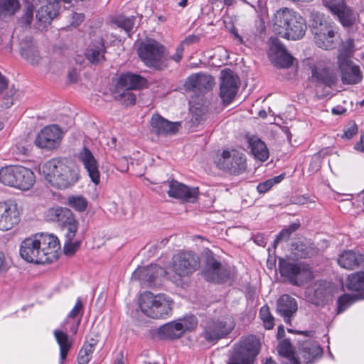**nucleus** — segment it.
Listing matches in <instances>:
<instances>
[{"instance_id":"obj_1","label":"nucleus","mask_w":364,"mask_h":364,"mask_svg":"<svg viewBox=\"0 0 364 364\" xmlns=\"http://www.w3.org/2000/svg\"><path fill=\"white\" fill-rule=\"evenodd\" d=\"M60 249V242L56 236L39 233L24 239L21 242L19 253L27 262L46 264L58 257Z\"/></svg>"},{"instance_id":"obj_2","label":"nucleus","mask_w":364,"mask_h":364,"mask_svg":"<svg viewBox=\"0 0 364 364\" xmlns=\"http://www.w3.org/2000/svg\"><path fill=\"white\" fill-rule=\"evenodd\" d=\"M41 172L51 186L58 189L70 188L80 178L79 170L76 167L68 166L65 160L56 158L46 161Z\"/></svg>"},{"instance_id":"obj_3","label":"nucleus","mask_w":364,"mask_h":364,"mask_svg":"<svg viewBox=\"0 0 364 364\" xmlns=\"http://www.w3.org/2000/svg\"><path fill=\"white\" fill-rule=\"evenodd\" d=\"M273 29L284 38L296 41L304 36L306 24L304 18L298 12L285 7L277 10L274 14Z\"/></svg>"},{"instance_id":"obj_4","label":"nucleus","mask_w":364,"mask_h":364,"mask_svg":"<svg viewBox=\"0 0 364 364\" xmlns=\"http://www.w3.org/2000/svg\"><path fill=\"white\" fill-rule=\"evenodd\" d=\"M338 287L331 282L318 280L309 285L305 291L306 301L316 306H324L337 296V313L341 312V294Z\"/></svg>"},{"instance_id":"obj_5","label":"nucleus","mask_w":364,"mask_h":364,"mask_svg":"<svg viewBox=\"0 0 364 364\" xmlns=\"http://www.w3.org/2000/svg\"><path fill=\"white\" fill-rule=\"evenodd\" d=\"M139 306L148 317L154 319L166 318L171 314L173 300L164 294H154L144 291L139 297Z\"/></svg>"},{"instance_id":"obj_6","label":"nucleus","mask_w":364,"mask_h":364,"mask_svg":"<svg viewBox=\"0 0 364 364\" xmlns=\"http://www.w3.org/2000/svg\"><path fill=\"white\" fill-rule=\"evenodd\" d=\"M311 21L316 45L324 50L336 48L339 38V28L333 23L327 22L323 14L319 12L311 14Z\"/></svg>"},{"instance_id":"obj_7","label":"nucleus","mask_w":364,"mask_h":364,"mask_svg":"<svg viewBox=\"0 0 364 364\" xmlns=\"http://www.w3.org/2000/svg\"><path fill=\"white\" fill-rule=\"evenodd\" d=\"M0 183L26 191L35 183L33 172L21 166H6L0 169Z\"/></svg>"},{"instance_id":"obj_8","label":"nucleus","mask_w":364,"mask_h":364,"mask_svg":"<svg viewBox=\"0 0 364 364\" xmlns=\"http://www.w3.org/2000/svg\"><path fill=\"white\" fill-rule=\"evenodd\" d=\"M137 53L141 60L149 67L157 70H163L166 67L167 58L165 48L154 39L141 42L137 48Z\"/></svg>"},{"instance_id":"obj_9","label":"nucleus","mask_w":364,"mask_h":364,"mask_svg":"<svg viewBox=\"0 0 364 364\" xmlns=\"http://www.w3.org/2000/svg\"><path fill=\"white\" fill-rule=\"evenodd\" d=\"M259 346V341L255 336L245 338L230 353L227 364H253Z\"/></svg>"},{"instance_id":"obj_10","label":"nucleus","mask_w":364,"mask_h":364,"mask_svg":"<svg viewBox=\"0 0 364 364\" xmlns=\"http://www.w3.org/2000/svg\"><path fill=\"white\" fill-rule=\"evenodd\" d=\"M215 163L219 169L234 176L244 173L247 168L245 154L235 149L223 150Z\"/></svg>"},{"instance_id":"obj_11","label":"nucleus","mask_w":364,"mask_h":364,"mask_svg":"<svg viewBox=\"0 0 364 364\" xmlns=\"http://www.w3.org/2000/svg\"><path fill=\"white\" fill-rule=\"evenodd\" d=\"M278 264L281 275L293 285L301 286L312 277L309 265L304 263L279 258Z\"/></svg>"},{"instance_id":"obj_12","label":"nucleus","mask_w":364,"mask_h":364,"mask_svg":"<svg viewBox=\"0 0 364 364\" xmlns=\"http://www.w3.org/2000/svg\"><path fill=\"white\" fill-rule=\"evenodd\" d=\"M200 266L199 257L192 252H182L173 257L171 268L180 277L194 272Z\"/></svg>"},{"instance_id":"obj_13","label":"nucleus","mask_w":364,"mask_h":364,"mask_svg":"<svg viewBox=\"0 0 364 364\" xmlns=\"http://www.w3.org/2000/svg\"><path fill=\"white\" fill-rule=\"evenodd\" d=\"M21 208L12 200L0 203V230L8 231L21 221Z\"/></svg>"},{"instance_id":"obj_14","label":"nucleus","mask_w":364,"mask_h":364,"mask_svg":"<svg viewBox=\"0 0 364 364\" xmlns=\"http://www.w3.org/2000/svg\"><path fill=\"white\" fill-rule=\"evenodd\" d=\"M190 113L191 119L190 120L191 127H196L202 124L208 115V105L205 100L204 92H193L189 100Z\"/></svg>"},{"instance_id":"obj_15","label":"nucleus","mask_w":364,"mask_h":364,"mask_svg":"<svg viewBox=\"0 0 364 364\" xmlns=\"http://www.w3.org/2000/svg\"><path fill=\"white\" fill-rule=\"evenodd\" d=\"M233 326V321L230 317L213 320L205 328L204 338L209 342H213L228 335Z\"/></svg>"},{"instance_id":"obj_16","label":"nucleus","mask_w":364,"mask_h":364,"mask_svg":"<svg viewBox=\"0 0 364 364\" xmlns=\"http://www.w3.org/2000/svg\"><path fill=\"white\" fill-rule=\"evenodd\" d=\"M311 77L317 83L323 85L329 88H333L338 82V76L336 70L326 66L323 63L318 62L309 66Z\"/></svg>"},{"instance_id":"obj_17","label":"nucleus","mask_w":364,"mask_h":364,"mask_svg":"<svg viewBox=\"0 0 364 364\" xmlns=\"http://www.w3.org/2000/svg\"><path fill=\"white\" fill-rule=\"evenodd\" d=\"M61 139V130L56 125H50L41 130L35 139V144L41 149H53L59 146Z\"/></svg>"},{"instance_id":"obj_18","label":"nucleus","mask_w":364,"mask_h":364,"mask_svg":"<svg viewBox=\"0 0 364 364\" xmlns=\"http://www.w3.org/2000/svg\"><path fill=\"white\" fill-rule=\"evenodd\" d=\"M203 275L207 281L215 283L225 282L229 277L227 269L222 267L220 262L215 258L211 252L207 255Z\"/></svg>"},{"instance_id":"obj_19","label":"nucleus","mask_w":364,"mask_h":364,"mask_svg":"<svg viewBox=\"0 0 364 364\" xmlns=\"http://www.w3.org/2000/svg\"><path fill=\"white\" fill-rule=\"evenodd\" d=\"M77 159L86 170L91 181L95 185H98L100 182L99 164L92 152L84 146L77 154Z\"/></svg>"},{"instance_id":"obj_20","label":"nucleus","mask_w":364,"mask_h":364,"mask_svg":"<svg viewBox=\"0 0 364 364\" xmlns=\"http://www.w3.org/2000/svg\"><path fill=\"white\" fill-rule=\"evenodd\" d=\"M166 271L157 264L138 267L132 275V280H139L141 284L152 286L157 279L166 275Z\"/></svg>"},{"instance_id":"obj_21","label":"nucleus","mask_w":364,"mask_h":364,"mask_svg":"<svg viewBox=\"0 0 364 364\" xmlns=\"http://www.w3.org/2000/svg\"><path fill=\"white\" fill-rule=\"evenodd\" d=\"M215 84L214 77L209 74L198 73L190 75L183 83L186 91H202L213 89Z\"/></svg>"},{"instance_id":"obj_22","label":"nucleus","mask_w":364,"mask_h":364,"mask_svg":"<svg viewBox=\"0 0 364 364\" xmlns=\"http://www.w3.org/2000/svg\"><path fill=\"white\" fill-rule=\"evenodd\" d=\"M169 187L167 191L171 198L182 199L188 202H193L198 194V188L196 187H188L175 180L168 182Z\"/></svg>"},{"instance_id":"obj_23","label":"nucleus","mask_w":364,"mask_h":364,"mask_svg":"<svg viewBox=\"0 0 364 364\" xmlns=\"http://www.w3.org/2000/svg\"><path fill=\"white\" fill-rule=\"evenodd\" d=\"M343 29L348 36L360 37L358 14L343 3Z\"/></svg>"},{"instance_id":"obj_24","label":"nucleus","mask_w":364,"mask_h":364,"mask_svg":"<svg viewBox=\"0 0 364 364\" xmlns=\"http://www.w3.org/2000/svg\"><path fill=\"white\" fill-rule=\"evenodd\" d=\"M150 125L153 133L156 135L166 136L176 133L181 124L170 122L159 114H154L151 118Z\"/></svg>"},{"instance_id":"obj_25","label":"nucleus","mask_w":364,"mask_h":364,"mask_svg":"<svg viewBox=\"0 0 364 364\" xmlns=\"http://www.w3.org/2000/svg\"><path fill=\"white\" fill-rule=\"evenodd\" d=\"M146 84L147 80L144 77L129 72L121 74L117 81L118 88L125 91L145 89Z\"/></svg>"},{"instance_id":"obj_26","label":"nucleus","mask_w":364,"mask_h":364,"mask_svg":"<svg viewBox=\"0 0 364 364\" xmlns=\"http://www.w3.org/2000/svg\"><path fill=\"white\" fill-rule=\"evenodd\" d=\"M297 309L296 300L288 294L282 295L277 300V311L284 317L286 323L290 321V318L296 312Z\"/></svg>"},{"instance_id":"obj_27","label":"nucleus","mask_w":364,"mask_h":364,"mask_svg":"<svg viewBox=\"0 0 364 364\" xmlns=\"http://www.w3.org/2000/svg\"><path fill=\"white\" fill-rule=\"evenodd\" d=\"M322 349L316 342L305 341L301 344L299 356L305 363L314 361L322 354Z\"/></svg>"},{"instance_id":"obj_28","label":"nucleus","mask_w":364,"mask_h":364,"mask_svg":"<svg viewBox=\"0 0 364 364\" xmlns=\"http://www.w3.org/2000/svg\"><path fill=\"white\" fill-rule=\"evenodd\" d=\"M20 50L21 56L31 64H38L41 57L31 37L26 36L21 40Z\"/></svg>"},{"instance_id":"obj_29","label":"nucleus","mask_w":364,"mask_h":364,"mask_svg":"<svg viewBox=\"0 0 364 364\" xmlns=\"http://www.w3.org/2000/svg\"><path fill=\"white\" fill-rule=\"evenodd\" d=\"M240 85L239 76L231 69L225 68L220 73V91H237Z\"/></svg>"},{"instance_id":"obj_30","label":"nucleus","mask_w":364,"mask_h":364,"mask_svg":"<svg viewBox=\"0 0 364 364\" xmlns=\"http://www.w3.org/2000/svg\"><path fill=\"white\" fill-rule=\"evenodd\" d=\"M362 79L363 74L359 65L353 60H346L343 67V84H357Z\"/></svg>"},{"instance_id":"obj_31","label":"nucleus","mask_w":364,"mask_h":364,"mask_svg":"<svg viewBox=\"0 0 364 364\" xmlns=\"http://www.w3.org/2000/svg\"><path fill=\"white\" fill-rule=\"evenodd\" d=\"M60 6L57 2L49 1L42 5L36 11V17L39 22L43 23H50L59 14Z\"/></svg>"},{"instance_id":"obj_32","label":"nucleus","mask_w":364,"mask_h":364,"mask_svg":"<svg viewBox=\"0 0 364 364\" xmlns=\"http://www.w3.org/2000/svg\"><path fill=\"white\" fill-rule=\"evenodd\" d=\"M249 147L255 159L260 161H266L269 152L266 144L257 136H252L248 138Z\"/></svg>"},{"instance_id":"obj_33","label":"nucleus","mask_w":364,"mask_h":364,"mask_svg":"<svg viewBox=\"0 0 364 364\" xmlns=\"http://www.w3.org/2000/svg\"><path fill=\"white\" fill-rule=\"evenodd\" d=\"M53 336L60 348V364H63L72 347L73 341L68 333L63 329H55L53 331Z\"/></svg>"},{"instance_id":"obj_34","label":"nucleus","mask_w":364,"mask_h":364,"mask_svg":"<svg viewBox=\"0 0 364 364\" xmlns=\"http://www.w3.org/2000/svg\"><path fill=\"white\" fill-rule=\"evenodd\" d=\"M159 334L166 338L176 339L181 337L183 333L181 323L176 319L162 325L159 328Z\"/></svg>"},{"instance_id":"obj_35","label":"nucleus","mask_w":364,"mask_h":364,"mask_svg":"<svg viewBox=\"0 0 364 364\" xmlns=\"http://www.w3.org/2000/svg\"><path fill=\"white\" fill-rule=\"evenodd\" d=\"M47 216L50 220L56 222L60 226H62L74 215L72 211L67 208L55 207L48 210Z\"/></svg>"},{"instance_id":"obj_36","label":"nucleus","mask_w":364,"mask_h":364,"mask_svg":"<svg viewBox=\"0 0 364 364\" xmlns=\"http://www.w3.org/2000/svg\"><path fill=\"white\" fill-rule=\"evenodd\" d=\"M105 47L102 40L91 45L85 52L87 59L92 63H100L105 58Z\"/></svg>"},{"instance_id":"obj_37","label":"nucleus","mask_w":364,"mask_h":364,"mask_svg":"<svg viewBox=\"0 0 364 364\" xmlns=\"http://www.w3.org/2000/svg\"><path fill=\"white\" fill-rule=\"evenodd\" d=\"M364 255L352 251L343 252V268L352 269L361 265Z\"/></svg>"},{"instance_id":"obj_38","label":"nucleus","mask_w":364,"mask_h":364,"mask_svg":"<svg viewBox=\"0 0 364 364\" xmlns=\"http://www.w3.org/2000/svg\"><path fill=\"white\" fill-rule=\"evenodd\" d=\"M97 342L95 339H90V342L85 343L77 355L78 364H87L92 356Z\"/></svg>"},{"instance_id":"obj_39","label":"nucleus","mask_w":364,"mask_h":364,"mask_svg":"<svg viewBox=\"0 0 364 364\" xmlns=\"http://www.w3.org/2000/svg\"><path fill=\"white\" fill-rule=\"evenodd\" d=\"M21 8L19 0H0V17L14 16Z\"/></svg>"},{"instance_id":"obj_40","label":"nucleus","mask_w":364,"mask_h":364,"mask_svg":"<svg viewBox=\"0 0 364 364\" xmlns=\"http://www.w3.org/2000/svg\"><path fill=\"white\" fill-rule=\"evenodd\" d=\"M347 287L353 291H364V272H358L348 276L347 279Z\"/></svg>"},{"instance_id":"obj_41","label":"nucleus","mask_w":364,"mask_h":364,"mask_svg":"<svg viewBox=\"0 0 364 364\" xmlns=\"http://www.w3.org/2000/svg\"><path fill=\"white\" fill-rule=\"evenodd\" d=\"M135 20L136 18L133 16L129 17L119 16L113 19V23L117 27L122 28L129 36H131V32L135 25Z\"/></svg>"},{"instance_id":"obj_42","label":"nucleus","mask_w":364,"mask_h":364,"mask_svg":"<svg viewBox=\"0 0 364 364\" xmlns=\"http://www.w3.org/2000/svg\"><path fill=\"white\" fill-rule=\"evenodd\" d=\"M276 56V58L272 56L269 58L274 65L279 68H289L293 64L294 58L288 53L287 50H283Z\"/></svg>"},{"instance_id":"obj_43","label":"nucleus","mask_w":364,"mask_h":364,"mask_svg":"<svg viewBox=\"0 0 364 364\" xmlns=\"http://www.w3.org/2000/svg\"><path fill=\"white\" fill-rule=\"evenodd\" d=\"M359 38L360 37L348 36L345 42L343 41V67L346 60H351L350 58L356 50L354 42Z\"/></svg>"},{"instance_id":"obj_44","label":"nucleus","mask_w":364,"mask_h":364,"mask_svg":"<svg viewBox=\"0 0 364 364\" xmlns=\"http://www.w3.org/2000/svg\"><path fill=\"white\" fill-rule=\"evenodd\" d=\"M68 205L78 212H83L87 207V199L82 196H71L68 198Z\"/></svg>"},{"instance_id":"obj_45","label":"nucleus","mask_w":364,"mask_h":364,"mask_svg":"<svg viewBox=\"0 0 364 364\" xmlns=\"http://www.w3.org/2000/svg\"><path fill=\"white\" fill-rule=\"evenodd\" d=\"M181 324V328L183 333L187 331H191L196 328L198 324L197 318L193 315L185 316L177 319Z\"/></svg>"},{"instance_id":"obj_46","label":"nucleus","mask_w":364,"mask_h":364,"mask_svg":"<svg viewBox=\"0 0 364 364\" xmlns=\"http://www.w3.org/2000/svg\"><path fill=\"white\" fill-rule=\"evenodd\" d=\"M283 50H287L279 39L277 37H271L269 40L268 57L277 58V53H281Z\"/></svg>"},{"instance_id":"obj_47","label":"nucleus","mask_w":364,"mask_h":364,"mask_svg":"<svg viewBox=\"0 0 364 364\" xmlns=\"http://www.w3.org/2000/svg\"><path fill=\"white\" fill-rule=\"evenodd\" d=\"M113 97L124 106L133 105L136 102V96L133 92H111Z\"/></svg>"},{"instance_id":"obj_48","label":"nucleus","mask_w":364,"mask_h":364,"mask_svg":"<svg viewBox=\"0 0 364 364\" xmlns=\"http://www.w3.org/2000/svg\"><path fill=\"white\" fill-rule=\"evenodd\" d=\"M299 227V224L292 223L289 227L282 230L274 240V246L276 247L279 242L287 241L291 233L296 231Z\"/></svg>"},{"instance_id":"obj_49","label":"nucleus","mask_w":364,"mask_h":364,"mask_svg":"<svg viewBox=\"0 0 364 364\" xmlns=\"http://www.w3.org/2000/svg\"><path fill=\"white\" fill-rule=\"evenodd\" d=\"M284 178V174L274 176L264 182L258 184L257 188L259 193H264L268 191L274 185L280 183Z\"/></svg>"},{"instance_id":"obj_50","label":"nucleus","mask_w":364,"mask_h":364,"mask_svg":"<svg viewBox=\"0 0 364 364\" xmlns=\"http://www.w3.org/2000/svg\"><path fill=\"white\" fill-rule=\"evenodd\" d=\"M259 317L266 329L270 330L274 328V317L272 316L268 306H264L260 309Z\"/></svg>"},{"instance_id":"obj_51","label":"nucleus","mask_w":364,"mask_h":364,"mask_svg":"<svg viewBox=\"0 0 364 364\" xmlns=\"http://www.w3.org/2000/svg\"><path fill=\"white\" fill-rule=\"evenodd\" d=\"M278 353L282 357V360H285L287 358H295L292 346L288 340H284L279 343L278 346Z\"/></svg>"},{"instance_id":"obj_52","label":"nucleus","mask_w":364,"mask_h":364,"mask_svg":"<svg viewBox=\"0 0 364 364\" xmlns=\"http://www.w3.org/2000/svg\"><path fill=\"white\" fill-rule=\"evenodd\" d=\"M61 227L66 230L65 236L67 239L68 240H73L77 230V221L75 220V217L73 216L70 218V220Z\"/></svg>"},{"instance_id":"obj_53","label":"nucleus","mask_w":364,"mask_h":364,"mask_svg":"<svg viewBox=\"0 0 364 364\" xmlns=\"http://www.w3.org/2000/svg\"><path fill=\"white\" fill-rule=\"evenodd\" d=\"M323 3L341 23V0H323Z\"/></svg>"},{"instance_id":"obj_54","label":"nucleus","mask_w":364,"mask_h":364,"mask_svg":"<svg viewBox=\"0 0 364 364\" xmlns=\"http://www.w3.org/2000/svg\"><path fill=\"white\" fill-rule=\"evenodd\" d=\"M343 131V139H346L350 140L351 139H353L354 136H355L358 134V127L354 121H349L346 124V125Z\"/></svg>"},{"instance_id":"obj_55","label":"nucleus","mask_w":364,"mask_h":364,"mask_svg":"<svg viewBox=\"0 0 364 364\" xmlns=\"http://www.w3.org/2000/svg\"><path fill=\"white\" fill-rule=\"evenodd\" d=\"M294 254L299 257L306 258L312 255V249L309 248L303 243L296 244L294 248Z\"/></svg>"},{"instance_id":"obj_56","label":"nucleus","mask_w":364,"mask_h":364,"mask_svg":"<svg viewBox=\"0 0 364 364\" xmlns=\"http://www.w3.org/2000/svg\"><path fill=\"white\" fill-rule=\"evenodd\" d=\"M80 323V317L77 320H70L68 321V318L65 321V322L62 324V329L65 332L68 331L71 332L73 334H76L78 330V326Z\"/></svg>"},{"instance_id":"obj_57","label":"nucleus","mask_w":364,"mask_h":364,"mask_svg":"<svg viewBox=\"0 0 364 364\" xmlns=\"http://www.w3.org/2000/svg\"><path fill=\"white\" fill-rule=\"evenodd\" d=\"M34 6L32 4H27L26 6L25 11L21 17L22 22L26 26L31 25L33 18Z\"/></svg>"},{"instance_id":"obj_58","label":"nucleus","mask_w":364,"mask_h":364,"mask_svg":"<svg viewBox=\"0 0 364 364\" xmlns=\"http://www.w3.org/2000/svg\"><path fill=\"white\" fill-rule=\"evenodd\" d=\"M82 309V304L80 299H78L75 303V306L73 308V309L70 311L69 314L68 315V321L70 320H77L79 318L77 316L80 315V317L81 318L82 315H80V312Z\"/></svg>"},{"instance_id":"obj_59","label":"nucleus","mask_w":364,"mask_h":364,"mask_svg":"<svg viewBox=\"0 0 364 364\" xmlns=\"http://www.w3.org/2000/svg\"><path fill=\"white\" fill-rule=\"evenodd\" d=\"M80 243L78 242H72V240H68L65 243L64 252L66 255H73L78 249Z\"/></svg>"},{"instance_id":"obj_60","label":"nucleus","mask_w":364,"mask_h":364,"mask_svg":"<svg viewBox=\"0 0 364 364\" xmlns=\"http://www.w3.org/2000/svg\"><path fill=\"white\" fill-rule=\"evenodd\" d=\"M237 92H220V97L225 105L230 104Z\"/></svg>"},{"instance_id":"obj_61","label":"nucleus","mask_w":364,"mask_h":364,"mask_svg":"<svg viewBox=\"0 0 364 364\" xmlns=\"http://www.w3.org/2000/svg\"><path fill=\"white\" fill-rule=\"evenodd\" d=\"M9 267V264L5 257L4 252L0 251V274L6 272Z\"/></svg>"},{"instance_id":"obj_62","label":"nucleus","mask_w":364,"mask_h":364,"mask_svg":"<svg viewBox=\"0 0 364 364\" xmlns=\"http://www.w3.org/2000/svg\"><path fill=\"white\" fill-rule=\"evenodd\" d=\"M2 106L8 108L13 105V95L11 92H6V95L3 97Z\"/></svg>"},{"instance_id":"obj_63","label":"nucleus","mask_w":364,"mask_h":364,"mask_svg":"<svg viewBox=\"0 0 364 364\" xmlns=\"http://www.w3.org/2000/svg\"><path fill=\"white\" fill-rule=\"evenodd\" d=\"M353 149L359 152H364V133L360 136V140L354 144Z\"/></svg>"},{"instance_id":"obj_64","label":"nucleus","mask_w":364,"mask_h":364,"mask_svg":"<svg viewBox=\"0 0 364 364\" xmlns=\"http://www.w3.org/2000/svg\"><path fill=\"white\" fill-rule=\"evenodd\" d=\"M139 362L141 364H159V362L153 360L152 358L147 357L146 355H141L139 358Z\"/></svg>"}]
</instances>
